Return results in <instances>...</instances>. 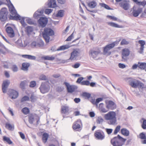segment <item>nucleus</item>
Returning <instances> with one entry per match:
<instances>
[{"instance_id": "obj_1", "label": "nucleus", "mask_w": 146, "mask_h": 146, "mask_svg": "<svg viewBox=\"0 0 146 146\" xmlns=\"http://www.w3.org/2000/svg\"><path fill=\"white\" fill-rule=\"evenodd\" d=\"M105 119L109 121L108 123L110 125H114L116 122V113L113 111L109 112L104 116Z\"/></svg>"}, {"instance_id": "obj_2", "label": "nucleus", "mask_w": 146, "mask_h": 146, "mask_svg": "<svg viewBox=\"0 0 146 146\" xmlns=\"http://www.w3.org/2000/svg\"><path fill=\"white\" fill-rule=\"evenodd\" d=\"M126 140V139L123 138L118 135L117 137L112 138L111 140V142L113 146H122Z\"/></svg>"}, {"instance_id": "obj_3", "label": "nucleus", "mask_w": 146, "mask_h": 146, "mask_svg": "<svg viewBox=\"0 0 146 146\" xmlns=\"http://www.w3.org/2000/svg\"><path fill=\"white\" fill-rule=\"evenodd\" d=\"M129 85L132 88H138L139 89H141L145 88L144 84L138 80L132 79L129 81Z\"/></svg>"}, {"instance_id": "obj_4", "label": "nucleus", "mask_w": 146, "mask_h": 146, "mask_svg": "<svg viewBox=\"0 0 146 146\" xmlns=\"http://www.w3.org/2000/svg\"><path fill=\"white\" fill-rule=\"evenodd\" d=\"M42 35L45 42L48 43L49 41V36L54 35V31L51 29L46 27L44 29V31L43 32Z\"/></svg>"}, {"instance_id": "obj_5", "label": "nucleus", "mask_w": 146, "mask_h": 146, "mask_svg": "<svg viewBox=\"0 0 146 146\" xmlns=\"http://www.w3.org/2000/svg\"><path fill=\"white\" fill-rule=\"evenodd\" d=\"M116 42H114L112 43L107 45L103 47L104 54L108 56L111 54V52L110 50L113 48L115 46Z\"/></svg>"}, {"instance_id": "obj_6", "label": "nucleus", "mask_w": 146, "mask_h": 146, "mask_svg": "<svg viewBox=\"0 0 146 146\" xmlns=\"http://www.w3.org/2000/svg\"><path fill=\"white\" fill-rule=\"evenodd\" d=\"M28 120L31 124L36 123L37 124H38L40 118L36 114L31 113L28 115Z\"/></svg>"}, {"instance_id": "obj_7", "label": "nucleus", "mask_w": 146, "mask_h": 146, "mask_svg": "<svg viewBox=\"0 0 146 146\" xmlns=\"http://www.w3.org/2000/svg\"><path fill=\"white\" fill-rule=\"evenodd\" d=\"M82 124L81 121L80 119H78L73 123L72 128L75 131H80L82 128Z\"/></svg>"}, {"instance_id": "obj_8", "label": "nucleus", "mask_w": 146, "mask_h": 146, "mask_svg": "<svg viewBox=\"0 0 146 146\" xmlns=\"http://www.w3.org/2000/svg\"><path fill=\"white\" fill-rule=\"evenodd\" d=\"M12 25L7 23L5 26V30L7 35L10 38H13L15 36V34L14 30L11 27Z\"/></svg>"}, {"instance_id": "obj_9", "label": "nucleus", "mask_w": 146, "mask_h": 146, "mask_svg": "<svg viewBox=\"0 0 146 146\" xmlns=\"http://www.w3.org/2000/svg\"><path fill=\"white\" fill-rule=\"evenodd\" d=\"M8 12L5 8H3L0 10V20L4 22L7 19Z\"/></svg>"}, {"instance_id": "obj_10", "label": "nucleus", "mask_w": 146, "mask_h": 146, "mask_svg": "<svg viewBox=\"0 0 146 146\" xmlns=\"http://www.w3.org/2000/svg\"><path fill=\"white\" fill-rule=\"evenodd\" d=\"M106 107L108 110H113L117 108L116 104L111 100L106 101H105Z\"/></svg>"}, {"instance_id": "obj_11", "label": "nucleus", "mask_w": 146, "mask_h": 146, "mask_svg": "<svg viewBox=\"0 0 146 146\" xmlns=\"http://www.w3.org/2000/svg\"><path fill=\"white\" fill-rule=\"evenodd\" d=\"M39 89L41 92L43 94L48 92L49 90L50 87L47 83H42Z\"/></svg>"}, {"instance_id": "obj_12", "label": "nucleus", "mask_w": 146, "mask_h": 146, "mask_svg": "<svg viewBox=\"0 0 146 146\" xmlns=\"http://www.w3.org/2000/svg\"><path fill=\"white\" fill-rule=\"evenodd\" d=\"M130 53V51L128 49L124 48L121 51V57L122 61H125L127 60V57L128 56Z\"/></svg>"}, {"instance_id": "obj_13", "label": "nucleus", "mask_w": 146, "mask_h": 146, "mask_svg": "<svg viewBox=\"0 0 146 146\" xmlns=\"http://www.w3.org/2000/svg\"><path fill=\"white\" fill-rule=\"evenodd\" d=\"M94 135L96 139L99 140H103L105 137L104 132L100 130L96 131L94 134Z\"/></svg>"}, {"instance_id": "obj_14", "label": "nucleus", "mask_w": 146, "mask_h": 146, "mask_svg": "<svg viewBox=\"0 0 146 146\" xmlns=\"http://www.w3.org/2000/svg\"><path fill=\"white\" fill-rule=\"evenodd\" d=\"M79 51L80 50L78 48L74 49L73 51L71 53V56L69 59L72 60H76V57L78 56Z\"/></svg>"}, {"instance_id": "obj_15", "label": "nucleus", "mask_w": 146, "mask_h": 146, "mask_svg": "<svg viewBox=\"0 0 146 146\" xmlns=\"http://www.w3.org/2000/svg\"><path fill=\"white\" fill-rule=\"evenodd\" d=\"M48 21V19L46 18L41 17L38 21V23L39 26L44 27L46 26Z\"/></svg>"}, {"instance_id": "obj_16", "label": "nucleus", "mask_w": 146, "mask_h": 146, "mask_svg": "<svg viewBox=\"0 0 146 146\" xmlns=\"http://www.w3.org/2000/svg\"><path fill=\"white\" fill-rule=\"evenodd\" d=\"M90 55L93 58L96 59L99 55L100 54L101 51L98 48L96 50H91L90 51Z\"/></svg>"}, {"instance_id": "obj_17", "label": "nucleus", "mask_w": 146, "mask_h": 146, "mask_svg": "<svg viewBox=\"0 0 146 146\" xmlns=\"http://www.w3.org/2000/svg\"><path fill=\"white\" fill-rule=\"evenodd\" d=\"M8 92V95L12 99H16L19 96L18 92L14 90L10 89Z\"/></svg>"}, {"instance_id": "obj_18", "label": "nucleus", "mask_w": 146, "mask_h": 146, "mask_svg": "<svg viewBox=\"0 0 146 146\" xmlns=\"http://www.w3.org/2000/svg\"><path fill=\"white\" fill-rule=\"evenodd\" d=\"M132 12L133 15L135 17H137L141 12L142 9L141 8H138L137 9L136 7L134 6L133 8Z\"/></svg>"}, {"instance_id": "obj_19", "label": "nucleus", "mask_w": 146, "mask_h": 146, "mask_svg": "<svg viewBox=\"0 0 146 146\" xmlns=\"http://www.w3.org/2000/svg\"><path fill=\"white\" fill-rule=\"evenodd\" d=\"M10 83V82L8 80L4 81L3 82L2 84V90L3 93H6L7 89Z\"/></svg>"}, {"instance_id": "obj_20", "label": "nucleus", "mask_w": 146, "mask_h": 146, "mask_svg": "<svg viewBox=\"0 0 146 146\" xmlns=\"http://www.w3.org/2000/svg\"><path fill=\"white\" fill-rule=\"evenodd\" d=\"M64 84L66 87L67 90L68 92L72 93L75 91L76 87L74 86L70 85L66 82H65Z\"/></svg>"}, {"instance_id": "obj_21", "label": "nucleus", "mask_w": 146, "mask_h": 146, "mask_svg": "<svg viewBox=\"0 0 146 146\" xmlns=\"http://www.w3.org/2000/svg\"><path fill=\"white\" fill-rule=\"evenodd\" d=\"M69 107L67 106L63 105L61 106V112L62 114H67L70 112Z\"/></svg>"}, {"instance_id": "obj_22", "label": "nucleus", "mask_w": 146, "mask_h": 146, "mask_svg": "<svg viewBox=\"0 0 146 146\" xmlns=\"http://www.w3.org/2000/svg\"><path fill=\"white\" fill-rule=\"evenodd\" d=\"M79 42H79L77 44H73L71 46H70L68 44H66L65 45H62L59 47L57 49V51H61L64 50L66 49H67L69 48L71 46H77L79 44Z\"/></svg>"}, {"instance_id": "obj_23", "label": "nucleus", "mask_w": 146, "mask_h": 146, "mask_svg": "<svg viewBox=\"0 0 146 146\" xmlns=\"http://www.w3.org/2000/svg\"><path fill=\"white\" fill-rule=\"evenodd\" d=\"M98 108L100 111L101 112L105 113L108 111V110L105 107L103 103H101L99 104Z\"/></svg>"}, {"instance_id": "obj_24", "label": "nucleus", "mask_w": 146, "mask_h": 146, "mask_svg": "<svg viewBox=\"0 0 146 146\" xmlns=\"http://www.w3.org/2000/svg\"><path fill=\"white\" fill-rule=\"evenodd\" d=\"M138 42L140 45L139 50L138 52L140 54H143L144 48V46L145 44V41L143 40H139Z\"/></svg>"}, {"instance_id": "obj_25", "label": "nucleus", "mask_w": 146, "mask_h": 146, "mask_svg": "<svg viewBox=\"0 0 146 146\" xmlns=\"http://www.w3.org/2000/svg\"><path fill=\"white\" fill-rule=\"evenodd\" d=\"M120 6L125 10H127L129 8V4L127 1H124L119 3Z\"/></svg>"}, {"instance_id": "obj_26", "label": "nucleus", "mask_w": 146, "mask_h": 146, "mask_svg": "<svg viewBox=\"0 0 146 146\" xmlns=\"http://www.w3.org/2000/svg\"><path fill=\"white\" fill-rule=\"evenodd\" d=\"M30 66V64L29 62H24L22 64L21 69L27 71L29 67Z\"/></svg>"}, {"instance_id": "obj_27", "label": "nucleus", "mask_w": 146, "mask_h": 146, "mask_svg": "<svg viewBox=\"0 0 146 146\" xmlns=\"http://www.w3.org/2000/svg\"><path fill=\"white\" fill-rule=\"evenodd\" d=\"M44 45V43L42 42H40L39 43H37L35 41H34L31 44V46L33 47H41L43 46Z\"/></svg>"}, {"instance_id": "obj_28", "label": "nucleus", "mask_w": 146, "mask_h": 146, "mask_svg": "<svg viewBox=\"0 0 146 146\" xmlns=\"http://www.w3.org/2000/svg\"><path fill=\"white\" fill-rule=\"evenodd\" d=\"M48 5L49 7L53 8L57 6L55 0H48Z\"/></svg>"}, {"instance_id": "obj_29", "label": "nucleus", "mask_w": 146, "mask_h": 146, "mask_svg": "<svg viewBox=\"0 0 146 146\" xmlns=\"http://www.w3.org/2000/svg\"><path fill=\"white\" fill-rule=\"evenodd\" d=\"M121 133L123 135L128 136L129 134V131L125 128H123L121 130Z\"/></svg>"}, {"instance_id": "obj_30", "label": "nucleus", "mask_w": 146, "mask_h": 146, "mask_svg": "<svg viewBox=\"0 0 146 146\" xmlns=\"http://www.w3.org/2000/svg\"><path fill=\"white\" fill-rule=\"evenodd\" d=\"M108 24L110 26L117 28H122L123 26L120 25L114 22H110L108 23Z\"/></svg>"}, {"instance_id": "obj_31", "label": "nucleus", "mask_w": 146, "mask_h": 146, "mask_svg": "<svg viewBox=\"0 0 146 146\" xmlns=\"http://www.w3.org/2000/svg\"><path fill=\"white\" fill-rule=\"evenodd\" d=\"M49 136L48 134L46 133H45L43 134L42 137V140L43 143H45L46 142Z\"/></svg>"}, {"instance_id": "obj_32", "label": "nucleus", "mask_w": 146, "mask_h": 146, "mask_svg": "<svg viewBox=\"0 0 146 146\" xmlns=\"http://www.w3.org/2000/svg\"><path fill=\"white\" fill-rule=\"evenodd\" d=\"M43 13V11L38 10L34 13L33 16L35 18H38L42 15Z\"/></svg>"}, {"instance_id": "obj_33", "label": "nucleus", "mask_w": 146, "mask_h": 146, "mask_svg": "<svg viewBox=\"0 0 146 146\" xmlns=\"http://www.w3.org/2000/svg\"><path fill=\"white\" fill-rule=\"evenodd\" d=\"M88 6L91 8H94L97 5L96 2L94 1H90L88 4Z\"/></svg>"}, {"instance_id": "obj_34", "label": "nucleus", "mask_w": 146, "mask_h": 146, "mask_svg": "<svg viewBox=\"0 0 146 146\" xmlns=\"http://www.w3.org/2000/svg\"><path fill=\"white\" fill-rule=\"evenodd\" d=\"M5 127L6 129L9 130H13L14 129V125L8 123L5 124Z\"/></svg>"}, {"instance_id": "obj_35", "label": "nucleus", "mask_w": 146, "mask_h": 146, "mask_svg": "<svg viewBox=\"0 0 146 146\" xmlns=\"http://www.w3.org/2000/svg\"><path fill=\"white\" fill-rule=\"evenodd\" d=\"M138 66L139 68L140 69L144 70L146 69V63L139 62L138 63Z\"/></svg>"}, {"instance_id": "obj_36", "label": "nucleus", "mask_w": 146, "mask_h": 146, "mask_svg": "<svg viewBox=\"0 0 146 146\" xmlns=\"http://www.w3.org/2000/svg\"><path fill=\"white\" fill-rule=\"evenodd\" d=\"M0 52L2 54H5L7 51V49L1 43L0 44Z\"/></svg>"}, {"instance_id": "obj_37", "label": "nucleus", "mask_w": 146, "mask_h": 146, "mask_svg": "<svg viewBox=\"0 0 146 146\" xmlns=\"http://www.w3.org/2000/svg\"><path fill=\"white\" fill-rule=\"evenodd\" d=\"M9 10L11 14L13 15H15L17 14L16 11L13 6L10 7Z\"/></svg>"}, {"instance_id": "obj_38", "label": "nucleus", "mask_w": 146, "mask_h": 146, "mask_svg": "<svg viewBox=\"0 0 146 146\" xmlns=\"http://www.w3.org/2000/svg\"><path fill=\"white\" fill-rule=\"evenodd\" d=\"M3 140L4 142L7 143L9 144H11L13 143L9 138L5 136H3Z\"/></svg>"}, {"instance_id": "obj_39", "label": "nucleus", "mask_w": 146, "mask_h": 146, "mask_svg": "<svg viewBox=\"0 0 146 146\" xmlns=\"http://www.w3.org/2000/svg\"><path fill=\"white\" fill-rule=\"evenodd\" d=\"M42 58L45 60H52L55 59V58L53 56H46L43 57Z\"/></svg>"}, {"instance_id": "obj_40", "label": "nucleus", "mask_w": 146, "mask_h": 146, "mask_svg": "<svg viewBox=\"0 0 146 146\" xmlns=\"http://www.w3.org/2000/svg\"><path fill=\"white\" fill-rule=\"evenodd\" d=\"M28 82L26 80H24L21 82L20 84V87L22 89H24L25 86L27 85Z\"/></svg>"}, {"instance_id": "obj_41", "label": "nucleus", "mask_w": 146, "mask_h": 146, "mask_svg": "<svg viewBox=\"0 0 146 146\" xmlns=\"http://www.w3.org/2000/svg\"><path fill=\"white\" fill-rule=\"evenodd\" d=\"M22 113L25 115H27L29 113L30 111L27 107H25L22 109L21 110Z\"/></svg>"}, {"instance_id": "obj_42", "label": "nucleus", "mask_w": 146, "mask_h": 146, "mask_svg": "<svg viewBox=\"0 0 146 146\" xmlns=\"http://www.w3.org/2000/svg\"><path fill=\"white\" fill-rule=\"evenodd\" d=\"M132 0L138 5H141L144 7L146 5V3L144 1L141 2L138 1L137 0Z\"/></svg>"}, {"instance_id": "obj_43", "label": "nucleus", "mask_w": 146, "mask_h": 146, "mask_svg": "<svg viewBox=\"0 0 146 146\" xmlns=\"http://www.w3.org/2000/svg\"><path fill=\"white\" fill-rule=\"evenodd\" d=\"M107 17L108 18L110 19L115 21H117L118 22H120V21L118 20V18L114 16H110V15H108L107 16Z\"/></svg>"}, {"instance_id": "obj_44", "label": "nucleus", "mask_w": 146, "mask_h": 146, "mask_svg": "<svg viewBox=\"0 0 146 146\" xmlns=\"http://www.w3.org/2000/svg\"><path fill=\"white\" fill-rule=\"evenodd\" d=\"M82 96L85 99H89L91 97V94L88 93L84 92L82 93Z\"/></svg>"}, {"instance_id": "obj_45", "label": "nucleus", "mask_w": 146, "mask_h": 146, "mask_svg": "<svg viewBox=\"0 0 146 146\" xmlns=\"http://www.w3.org/2000/svg\"><path fill=\"white\" fill-rule=\"evenodd\" d=\"M129 42L127 41L125 39H123L120 43V45H127L129 44Z\"/></svg>"}, {"instance_id": "obj_46", "label": "nucleus", "mask_w": 146, "mask_h": 146, "mask_svg": "<svg viewBox=\"0 0 146 146\" xmlns=\"http://www.w3.org/2000/svg\"><path fill=\"white\" fill-rule=\"evenodd\" d=\"M63 16V11L62 10H60L58 11L56 15V16L58 17H62Z\"/></svg>"}, {"instance_id": "obj_47", "label": "nucleus", "mask_w": 146, "mask_h": 146, "mask_svg": "<svg viewBox=\"0 0 146 146\" xmlns=\"http://www.w3.org/2000/svg\"><path fill=\"white\" fill-rule=\"evenodd\" d=\"M26 30L27 33L29 34L33 32V29L32 27L28 26L27 27Z\"/></svg>"}, {"instance_id": "obj_48", "label": "nucleus", "mask_w": 146, "mask_h": 146, "mask_svg": "<svg viewBox=\"0 0 146 146\" xmlns=\"http://www.w3.org/2000/svg\"><path fill=\"white\" fill-rule=\"evenodd\" d=\"M121 128V126L119 125L117 126L115 128L114 131V134H116L117 133L120 131Z\"/></svg>"}, {"instance_id": "obj_49", "label": "nucleus", "mask_w": 146, "mask_h": 146, "mask_svg": "<svg viewBox=\"0 0 146 146\" xmlns=\"http://www.w3.org/2000/svg\"><path fill=\"white\" fill-rule=\"evenodd\" d=\"M90 82L89 81L85 80L82 81L81 83V84L82 85H86L87 86H89L90 85Z\"/></svg>"}, {"instance_id": "obj_50", "label": "nucleus", "mask_w": 146, "mask_h": 146, "mask_svg": "<svg viewBox=\"0 0 146 146\" xmlns=\"http://www.w3.org/2000/svg\"><path fill=\"white\" fill-rule=\"evenodd\" d=\"M29 98L28 96H25L21 99V102H22L26 101H29Z\"/></svg>"}, {"instance_id": "obj_51", "label": "nucleus", "mask_w": 146, "mask_h": 146, "mask_svg": "<svg viewBox=\"0 0 146 146\" xmlns=\"http://www.w3.org/2000/svg\"><path fill=\"white\" fill-rule=\"evenodd\" d=\"M103 119L101 117H99L96 119V122L97 124H100L103 121Z\"/></svg>"}, {"instance_id": "obj_52", "label": "nucleus", "mask_w": 146, "mask_h": 146, "mask_svg": "<svg viewBox=\"0 0 146 146\" xmlns=\"http://www.w3.org/2000/svg\"><path fill=\"white\" fill-rule=\"evenodd\" d=\"M80 64L78 62L75 63L74 64L72 65V67L74 68H79L80 66Z\"/></svg>"}, {"instance_id": "obj_53", "label": "nucleus", "mask_w": 146, "mask_h": 146, "mask_svg": "<svg viewBox=\"0 0 146 146\" xmlns=\"http://www.w3.org/2000/svg\"><path fill=\"white\" fill-rule=\"evenodd\" d=\"M36 85V82L35 81H31L30 83L29 87L31 88H33Z\"/></svg>"}, {"instance_id": "obj_54", "label": "nucleus", "mask_w": 146, "mask_h": 146, "mask_svg": "<svg viewBox=\"0 0 146 146\" xmlns=\"http://www.w3.org/2000/svg\"><path fill=\"white\" fill-rule=\"evenodd\" d=\"M101 5L102 7H104L107 9L110 10L111 9V8L108 5L104 3H101Z\"/></svg>"}, {"instance_id": "obj_55", "label": "nucleus", "mask_w": 146, "mask_h": 146, "mask_svg": "<svg viewBox=\"0 0 146 146\" xmlns=\"http://www.w3.org/2000/svg\"><path fill=\"white\" fill-rule=\"evenodd\" d=\"M142 128L143 129H146V120L144 119L141 125Z\"/></svg>"}, {"instance_id": "obj_56", "label": "nucleus", "mask_w": 146, "mask_h": 146, "mask_svg": "<svg viewBox=\"0 0 146 146\" xmlns=\"http://www.w3.org/2000/svg\"><path fill=\"white\" fill-rule=\"evenodd\" d=\"M74 33H72L70 36L68 38L66 39V41H70L74 37Z\"/></svg>"}, {"instance_id": "obj_57", "label": "nucleus", "mask_w": 146, "mask_h": 146, "mask_svg": "<svg viewBox=\"0 0 146 146\" xmlns=\"http://www.w3.org/2000/svg\"><path fill=\"white\" fill-rule=\"evenodd\" d=\"M139 138L141 139H143L145 138V137H146V136L145 135V134L143 133H141L139 134Z\"/></svg>"}, {"instance_id": "obj_58", "label": "nucleus", "mask_w": 146, "mask_h": 146, "mask_svg": "<svg viewBox=\"0 0 146 146\" xmlns=\"http://www.w3.org/2000/svg\"><path fill=\"white\" fill-rule=\"evenodd\" d=\"M52 9H47L45 10L44 13L48 15L52 12Z\"/></svg>"}, {"instance_id": "obj_59", "label": "nucleus", "mask_w": 146, "mask_h": 146, "mask_svg": "<svg viewBox=\"0 0 146 146\" xmlns=\"http://www.w3.org/2000/svg\"><path fill=\"white\" fill-rule=\"evenodd\" d=\"M12 69L13 71L15 72L17 71L18 69L17 66L16 65H14L12 66Z\"/></svg>"}, {"instance_id": "obj_60", "label": "nucleus", "mask_w": 146, "mask_h": 146, "mask_svg": "<svg viewBox=\"0 0 146 146\" xmlns=\"http://www.w3.org/2000/svg\"><path fill=\"white\" fill-rule=\"evenodd\" d=\"M26 22L27 23L29 24H33L32 20L31 19L28 18L26 19Z\"/></svg>"}, {"instance_id": "obj_61", "label": "nucleus", "mask_w": 146, "mask_h": 146, "mask_svg": "<svg viewBox=\"0 0 146 146\" xmlns=\"http://www.w3.org/2000/svg\"><path fill=\"white\" fill-rule=\"evenodd\" d=\"M19 134L21 137L23 139H25V136L24 134L21 132H19Z\"/></svg>"}, {"instance_id": "obj_62", "label": "nucleus", "mask_w": 146, "mask_h": 146, "mask_svg": "<svg viewBox=\"0 0 146 146\" xmlns=\"http://www.w3.org/2000/svg\"><path fill=\"white\" fill-rule=\"evenodd\" d=\"M103 100V99L102 98H99L96 99L95 104H97L100 102L102 101Z\"/></svg>"}, {"instance_id": "obj_63", "label": "nucleus", "mask_w": 146, "mask_h": 146, "mask_svg": "<svg viewBox=\"0 0 146 146\" xmlns=\"http://www.w3.org/2000/svg\"><path fill=\"white\" fill-rule=\"evenodd\" d=\"M58 2L61 4H64L66 3V0H57Z\"/></svg>"}, {"instance_id": "obj_64", "label": "nucleus", "mask_w": 146, "mask_h": 146, "mask_svg": "<svg viewBox=\"0 0 146 146\" xmlns=\"http://www.w3.org/2000/svg\"><path fill=\"white\" fill-rule=\"evenodd\" d=\"M119 68H124L126 67L125 65L123 64L119 63L118 64Z\"/></svg>"}]
</instances>
